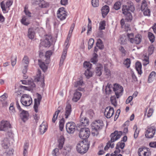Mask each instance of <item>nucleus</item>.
<instances>
[{"label": "nucleus", "mask_w": 156, "mask_h": 156, "mask_svg": "<svg viewBox=\"0 0 156 156\" xmlns=\"http://www.w3.org/2000/svg\"><path fill=\"white\" fill-rule=\"evenodd\" d=\"M135 8L133 3L130 2L128 5H124L122 6V10L123 14L125 15L126 20L127 21H131L133 19V16L131 12H133Z\"/></svg>", "instance_id": "f257e3e1"}, {"label": "nucleus", "mask_w": 156, "mask_h": 156, "mask_svg": "<svg viewBox=\"0 0 156 156\" xmlns=\"http://www.w3.org/2000/svg\"><path fill=\"white\" fill-rule=\"evenodd\" d=\"M90 144L87 140H83L80 141L77 144L76 149L78 152L83 154L86 153L89 147Z\"/></svg>", "instance_id": "f03ea898"}, {"label": "nucleus", "mask_w": 156, "mask_h": 156, "mask_svg": "<svg viewBox=\"0 0 156 156\" xmlns=\"http://www.w3.org/2000/svg\"><path fill=\"white\" fill-rule=\"evenodd\" d=\"M104 126L103 121L100 120H96L91 124L92 134L94 136H97L99 133V131Z\"/></svg>", "instance_id": "7ed1b4c3"}, {"label": "nucleus", "mask_w": 156, "mask_h": 156, "mask_svg": "<svg viewBox=\"0 0 156 156\" xmlns=\"http://www.w3.org/2000/svg\"><path fill=\"white\" fill-rule=\"evenodd\" d=\"M127 36L128 38V41L132 43L139 44L141 42L142 36L140 34L136 35L134 37L133 36V34L132 33H127Z\"/></svg>", "instance_id": "20e7f679"}, {"label": "nucleus", "mask_w": 156, "mask_h": 156, "mask_svg": "<svg viewBox=\"0 0 156 156\" xmlns=\"http://www.w3.org/2000/svg\"><path fill=\"white\" fill-rule=\"evenodd\" d=\"M20 101L23 106H28L32 104V100L31 97L29 95L23 94L21 97Z\"/></svg>", "instance_id": "39448f33"}, {"label": "nucleus", "mask_w": 156, "mask_h": 156, "mask_svg": "<svg viewBox=\"0 0 156 156\" xmlns=\"http://www.w3.org/2000/svg\"><path fill=\"white\" fill-rule=\"evenodd\" d=\"M72 35V34H69L66 40L65 44H66V48L65 49H64L62 55L60 63L59 65L60 66H62L64 62V61L65 59L66 55V53L67 51V48H68V44L69 42V41L70 38L71 37Z\"/></svg>", "instance_id": "423d86ee"}, {"label": "nucleus", "mask_w": 156, "mask_h": 156, "mask_svg": "<svg viewBox=\"0 0 156 156\" xmlns=\"http://www.w3.org/2000/svg\"><path fill=\"white\" fill-rule=\"evenodd\" d=\"M16 105L17 108L20 111H22V112L20 114V117L21 119L23 122L26 121L28 119L29 115L28 112L24 110H22L18 101H16Z\"/></svg>", "instance_id": "0eeeda50"}, {"label": "nucleus", "mask_w": 156, "mask_h": 156, "mask_svg": "<svg viewBox=\"0 0 156 156\" xmlns=\"http://www.w3.org/2000/svg\"><path fill=\"white\" fill-rule=\"evenodd\" d=\"M90 134V130L86 127L81 128L79 133V137L82 139L85 140L87 138Z\"/></svg>", "instance_id": "6e6552de"}, {"label": "nucleus", "mask_w": 156, "mask_h": 156, "mask_svg": "<svg viewBox=\"0 0 156 156\" xmlns=\"http://www.w3.org/2000/svg\"><path fill=\"white\" fill-rule=\"evenodd\" d=\"M113 91L115 92L116 98H118L122 94L123 89L122 87L118 84H115L113 88Z\"/></svg>", "instance_id": "1a4fd4ad"}, {"label": "nucleus", "mask_w": 156, "mask_h": 156, "mask_svg": "<svg viewBox=\"0 0 156 156\" xmlns=\"http://www.w3.org/2000/svg\"><path fill=\"white\" fill-rule=\"evenodd\" d=\"M22 83L24 84H28V86L26 87L23 86H20V87L21 88H23L24 90H31L33 89V88L35 87V85L34 82L31 81H29L27 82L26 80H21Z\"/></svg>", "instance_id": "9d476101"}, {"label": "nucleus", "mask_w": 156, "mask_h": 156, "mask_svg": "<svg viewBox=\"0 0 156 156\" xmlns=\"http://www.w3.org/2000/svg\"><path fill=\"white\" fill-rule=\"evenodd\" d=\"M155 131L156 129L154 126L148 127L146 131L145 136L148 138H153L155 133Z\"/></svg>", "instance_id": "9b49d317"}, {"label": "nucleus", "mask_w": 156, "mask_h": 156, "mask_svg": "<svg viewBox=\"0 0 156 156\" xmlns=\"http://www.w3.org/2000/svg\"><path fill=\"white\" fill-rule=\"evenodd\" d=\"M11 128L9 122L7 121H2L0 124V131H6Z\"/></svg>", "instance_id": "f8f14e48"}, {"label": "nucleus", "mask_w": 156, "mask_h": 156, "mask_svg": "<svg viewBox=\"0 0 156 156\" xmlns=\"http://www.w3.org/2000/svg\"><path fill=\"white\" fill-rule=\"evenodd\" d=\"M76 125L73 122H68L66 124V129L69 133H73L75 131Z\"/></svg>", "instance_id": "ddd939ff"}, {"label": "nucleus", "mask_w": 156, "mask_h": 156, "mask_svg": "<svg viewBox=\"0 0 156 156\" xmlns=\"http://www.w3.org/2000/svg\"><path fill=\"white\" fill-rule=\"evenodd\" d=\"M122 134V131H118L115 130L113 133H112L110 135L111 142H113L120 138Z\"/></svg>", "instance_id": "4468645a"}, {"label": "nucleus", "mask_w": 156, "mask_h": 156, "mask_svg": "<svg viewBox=\"0 0 156 156\" xmlns=\"http://www.w3.org/2000/svg\"><path fill=\"white\" fill-rule=\"evenodd\" d=\"M138 154L139 156H151V153L145 147H141L138 149Z\"/></svg>", "instance_id": "2eb2a0df"}, {"label": "nucleus", "mask_w": 156, "mask_h": 156, "mask_svg": "<svg viewBox=\"0 0 156 156\" xmlns=\"http://www.w3.org/2000/svg\"><path fill=\"white\" fill-rule=\"evenodd\" d=\"M57 14V17L61 20H65L67 16L66 12L64 10V8H59Z\"/></svg>", "instance_id": "dca6fc26"}, {"label": "nucleus", "mask_w": 156, "mask_h": 156, "mask_svg": "<svg viewBox=\"0 0 156 156\" xmlns=\"http://www.w3.org/2000/svg\"><path fill=\"white\" fill-rule=\"evenodd\" d=\"M114 114V109L113 107L108 106L106 107L104 112V115L108 119L111 117Z\"/></svg>", "instance_id": "f3484780"}, {"label": "nucleus", "mask_w": 156, "mask_h": 156, "mask_svg": "<svg viewBox=\"0 0 156 156\" xmlns=\"http://www.w3.org/2000/svg\"><path fill=\"white\" fill-rule=\"evenodd\" d=\"M51 39L52 36L51 35H46L45 39L41 42V44L45 47L50 46Z\"/></svg>", "instance_id": "a211bd4d"}, {"label": "nucleus", "mask_w": 156, "mask_h": 156, "mask_svg": "<svg viewBox=\"0 0 156 156\" xmlns=\"http://www.w3.org/2000/svg\"><path fill=\"white\" fill-rule=\"evenodd\" d=\"M37 99H34V107L35 111L36 112H38V106L40 105V101L42 99L41 95L38 94H37Z\"/></svg>", "instance_id": "6ab92c4d"}, {"label": "nucleus", "mask_w": 156, "mask_h": 156, "mask_svg": "<svg viewBox=\"0 0 156 156\" xmlns=\"http://www.w3.org/2000/svg\"><path fill=\"white\" fill-rule=\"evenodd\" d=\"M80 121L81 126H86L89 124V121L86 117H83L82 116V113H81L80 115Z\"/></svg>", "instance_id": "aec40b11"}, {"label": "nucleus", "mask_w": 156, "mask_h": 156, "mask_svg": "<svg viewBox=\"0 0 156 156\" xmlns=\"http://www.w3.org/2000/svg\"><path fill=\"white\" fill-rule=\"evenodd\" d=\"M84 84L83 81L82 80H80L79 81H78L75 82L74 83V87H77L78 88L76 90L80 91H83V89L81 87Z\"/></svg>", "instance_id": "412c9836"}, {"label": "nucleus", "mask_w": 156, "mask_h": 156, "mask_svg": "<svg viewBox=\"0 0 156 156\" xmlns=\"http://www.w3.org/2000/svg\"><path fill=\"white\" fill-rule=\"evenodd\" d=\"M36 4H38L39 6L42 8H46L48 6V4L44 0H36L35 1Z\"/></svg>", "instance_id": "4be33fe9"}, {"label": "nucleus", "mask_w": 156, "mask_h": 156, "mask_svg": "<svg viewBox=\"0 0 156 156\" xmlns=\"http://www.w3.org/2000/svg\"><path fill=\"white\" fill-rule=\"evenodd\" d=\"M103 66L101 64L98 63L97 64L96 68V74L98 76H100L102 74V69Z\"/></svg>", "instance_id": "5701e85b"}, {"label": "nucleus", "mask_w": 156, "mask_h": 156, "mask_svg": "<svg viewBox=\"0 0 156 156\" xmlns=\"http://www.w3.org/2000/svg\"><path fill=\"white\" fill-rule=\"evenodd\" d=\"M78 90H76L72 98V100L75 102H77L80 99L81 96V93L78 91Z\"/></svg>", "instance_id": "b1692460"}, {"label": "nucleus", "mask_w": 156, "mask_h": 156, "mask_svg": "<svg viewBox=\"0 0 156 156\" xmlns=\"http://www.w3.org/2000/svg\"><path fill=\"white\" fill-rule=\"evenodd\" d=\"M35 29L32 28L29 29L28 33V37L30 39H33L35 35Z\"/></svg>", "instance_id": "393cba45"}, {"label": "nucleus", "mask_w": 156, "mask_h": 156, "mask_svg": "<svg viewBox=\"0 0 156 156\" xmlns=\"http://www.w3.org/2000/svg\"><path fill=\"white\" fill-rule=\"evenodd\" d=\"M109 11V6L105 5L103 6L101 9V12L102 16L105 17L108 14Z\"/></svg>", "instance_id": "a878e982"}, {"label": "nucleus", "mask_w": 156, "mask_h": 156, "mask_svg": "<svg viewBox=\"0 0 156 156\" xmlns=\"http://www.w3.org/2000/svg\"><path fill=\"white\" fill-rule=\"evenodd\" d=\"M120 23L122 27L124 28L126 31H128L129 30H130V27L129 25L128 24L125 23V20L123 19H122L120 21Z\"/></svg>", "instance_id": "bb28decb"}, {"label": "nucleus", "mask_w": 156, "mask_h": 156, "mask_svg": "<svg viewBox=\"0 0 156 156\" xmlns=\"http://www.w3.org/2000/svg\"><path fill=\"white\" fill-rule=\"evenodd\" d=\"M71 112V107L70 105H68L66 108V112L65 114V118L67 119L70 115Z\"/></svg>", "instance_id": "cd10ccee"}, {"label": "nucleus", "mask_w": 156, "mask_h": 156, "mask_svg": "<svg viewBox=\"0 0 156 156\" xmlns=\"http://www.w3.org/2000/svg\"><path fill=\"white\" fill-rule=\"evenodd\" d=\"M9 142L8 138H5L2 142V145L4 149H7L9 148Z\"/></svg>", "instance_id": "c85d7f7f"}, {"label": "nucleus", "mask_w": 156, "mask_h": 156, "mask_svg": "<svg viewBox=\"0 0 156 156\" xmlns=\"http://www.w3.org/2000/svg\"><path fill=\"white\" fill-rule=\"evenodd\" d=\"M38 64L40 67L43 72H45L47 69L48 66L45 65L44 62H42L40 60H38Z\"/></svg>", "instance_id": "c756f323"}, {"label": "nucleus", "mask_w": 156, "mask_h": 156, "mask_svg": "<svg viewBox=\"0 0 156 156\" xmlns=\"http://www.w3.org/2000/svg\"><path fill=\"white\" fill-rule=\"evenodd\" d=\"M52 54V52L51 51H46L45 55L46 58V63L48 64L50 62V58Z\"/></svg>", "instance_id": "7c9ffc66"}, {"label": "nucleus", "mask_w": 156, "mask_h": 156, "mask_svg": "<svg viewBox=\"0 0 156 156\" xmlns=\"http://www.w3.org/2000/svg\"><path fill=\"white\" fill-rule=\"evenodd\" d=\"M141 67L142 65L141 63L139 62H136V68L138 73L140 75L142 73Z\"/></svg>", "instance_id": "2f4dec72"}, {"label": "nucleus", "mask_w": 156, "mask_h": 156, "mask_svg": "<svg viewBox=\"0 0 156 156\" xmlns=\"http://www.w3.org/2000/svg\"><path fill=\"white\" fill-rule=\"evenodd\" d=\"M113 88L112 85L108 83L107 85L106 86L105 90L106 94H111L112 92V89H113Z\"/></svg>", "instance_id": "473e14b6"}, {"label": "nucleus", "mask_w": 156, "mask_h": 156, "mask_svg": "<svg viewBox=\"0 0 156 156\" xmlns=\"http://www.w3.org/2000/svg\"><path fill=\"white\" fill-rule=\"evenodd\" d=\"M36 78L38 81L44 82V77L41 75V70H38L37 74V75Z\"/></svg>", "instance_id": "72a5a7b5"}, {"label": "nucleus", "mask_w": 156, "mask_h": 156, "mask_svg": "<svg viewBox=\"0 0 156 156\" xmlns=\"http://www.w3.org/2000/svg\"><path fill=\"white\" fill-rule=\"evenodd\" d=\"M64 139L62 137H60L58 140V147L60 149H61L63 147V145L64 142Z\"/></svg>", "instance_id": "f704fd0d"}, {"label": "nucleus", "mask_w": 156, "mask_h": 156, "mask_svg": "<svg viewBox=\"0 0 156 156\" xmlns=\"http://www.w3.org/2000/svg\"><path fill=\"white\" fill-rule=\"evenodd\" d=\"M39 130L41 133L43 134L47 130V127L44 124H42L40 126Z\"/></svg>", "instance_id": "c9c22d12"}, {"label": "nucleus", "mask_w": 156, "mask_h": 156, "mask_svg": "<svg viewBox=\"0 0 156 156\" xmlns=\"http://www.w3.org/2000/svg\"><path fill=\"white\" fill-rule=\"evenodd\" d=\"M6 149L5 151L3 153L4 156H10V155L12 154L13 151L12 149H10L8 148Z\"/></svg>", "instance_id": "e433bc0d"}, {"label": "nucleus", "mask_w": 156, "mask_h": 156, "mask_svg": "<svg viewBox=\"0 0 156 156\" xmlns=\"http://www.w3.org/2000/svg\"><path fill=\"white\" fill-rule=\"evenodd\" d=\"M96 46L100 49H102L104 48V46L103 44V42L100 39H98L97 40L96 43Z\"/></svg>", "instance_id": "4c0bfd02"}, {"label": "nucleus", "mask_w": 156, "mask_h": 156, "mask_svg": "<svg viewBox=\"0 0 156 156\" xmlns=\"http://www.w3.org/2000/svg\"><path fill=\"white\" fill-rule=\"evenodd\" d=\"M110 101L112 104L115 107L117 105V101L115 96H112L110 97Z\"/></svg>", "instance_id": "58836bf2"}, {"label": "nucleus", "mask_w": 156, "mask_h": 156, "mask_svg": "<svg viewBox=\"0 0 156 156\" xmlns=\"http://www.w3.org/2000/svg\"><path fill=\"white\" fill-rule=\"evenodd\" d=\"M60 112V110H57L55 111V114H54L53 117L52 119V122L53 123H55L57 120L58 115Z\"/></svg>", "instance_id": "ea45409f"}, {"label": "nucleus", "mask_w": 156, "mask_h": 156, "mask_svg": "<svg viewBox=\"0 0 156 156\" xmlns=\"http://www.w3.org/2000/svg\"><path fill=\"white\" fill-rule=\"evenodd\" d=\"M93 57L91 59V62L94 64H95L98 61L97 57L98 55L95 53H94L93 55Z\"/></svg>", "instance_id": "a19ab883"}, {"label": "nucleus", "mask_w": 156, "mask_h": 156, "mask_svg": "<svg viewBox=\"0 0 156 156\" xmlns=\"http://www.w3.org/2000/svg\"><path fill=\"white\" fill-rule=\"evenodd\" d=\"M141 8L142 11L148 9L146 1L143 0L142 1Z\"/></svg>", "instance_id": "79ce46f5"}, {"label": "nucleus", "mask_w": 156, "mask_h": 156, "mask_svg": "<svg viewBox=\"0 0 156 156\" xmlns=\"http://www.w3.org/2000/svg\"><path fill=\"white\" fill-rule=\"evenodd\" d=\"M29 63V58L27 56H25L24 57L22 60V65L24 66V65H28Z\"/></svg>", "instance_id": "37998d69"}, {"label": "nucleus", "mask_w": 156, "mask_h": 156, "mask_svg": "<svg viewBox=\"0 0 156 156\" xmlns=\"http://www.w3.org/2000/svg\"><path fill=\"white\" fill-rule=\"evenodd\" d=\"M149 57L147 56H145L143 60V64L144 66H146L149 63Z\"/></svg>", "instance_id": "c03bdc74"}, {"label": "nucleus", "mask_w": 156, "mask_h": 156, "mask_svg": "<svg viewBox=\"0 0 156 156\" xmlns=\"http://www.w3.org/2000/svg\"><path fill=\"white\" fill-rule=\"evenodd\" d=\"M148 37L150 41L152 43L154 41L155 37L154 35L152 33L149 32L148 33Z\"/></svg>", "instance_id": "a18cd8bd"}, {"label": "nucleus", "mask_w": 156, "mask_h": 156, "mask_svg": "<svg viewBox=\"0 0 156 156\" xmlns=\"http://www.w3.org/2000/svg\"><path fill=\"white\" fill-rule=\"evenodd\" d=\"M99 25V30H104L105 28V20L101 21Z\"/></svg>", "instance_id": "49530a36"}, {"label": "nucleus", "mask_w": 156, "mask_h": 156, "mask_svg": "<svg viewBox=\"0 0 156 156\" xmlns=\"http://www.w3.org/2000/svg\"><path fill=\"white\" fill-rule=\"evenodd\" d=\"M130 60L129 58H127L124 61L123 64L125 66L128 68L130 66Z\"/></svg>", "instance_id": "de8ad7c7"}, {"label": "nucleus", "mask_w": 156, "mask_h": 156, "mask_svg": "<svg viewBox=\"0 0 156 156\" xmlns=\"http://www.w3.org/2000/svg\"><path fill=\"white\" fill-rule=\"evenodd\" d=\"M125 146V144L124 142H119L116 145V149H118L119 147L121 149H123Z\"/></svg>", "instance_id": "09e8293b"}, {"label": "nucleus", "mask_w": 156, "mask_h": 156, "mask_svg": "<svg viewBox=\"0 0 156 156\" xmlns=\"http://www.w3.org/2000/svg\"><path fill=\"white\" fill-rule=\"evenodd\" d=\"M84 74L87 77L92 76V72L89 69H87L85 71Z\"/></svg>", "instance_id": "8fccbe9b"}, {"label": "nucleus", "mask_w": 156, "mask_h": 156, "mask_svg": "<svg viewBox=\"0 0 156 156\" xmlns=\"http://www.w3.org/2000/svg\"><path fill=\"white\" fill-rule=\"evenodd\" d=\"M94 42V39L92 38H90L89 39L88 43V49H90L92 48Z\"/></svg>", "instance_id": "3c124183"}, {"label": "nucleus", "mask_w": 156, "mask_h": 156, "mask_svg": "<svg viewBox=\"0 0 156 156\" xmlns=\"http://www.w3.org/2000/svg\"><path fill=\"white\" fill-rule=\"evenodd\" d=\"M121 5V3L119 2H117L115 3L114 5V8L116 10H117L120 9Z\"/></svg>", "instance_id": "603ef678"}, {"label": "nucleus", "mask_w": 156, "mask_h": 156, "mask_svg": "<svg viewBox=\"0 0 156 156\" xmlns=\"http://www.w3.org/2000/svg\"><path fill=\"white\" fill-rule=\"evenodd\" d=\"M17 57L16 56H12L11 58V64L12 66H14L16 64Z\"/></svg>", "instance_id": "864d4df0"}, {"label": "nucleus", "mask_w": 156, "mask_h": 156, "mask_svg": "<svg viewBox=\"0 0 156 156\" xmlns=\"http://www.w3.org/2000/svg\"><path fill=\"white\" fill-rule=\"evenodd\" d=\"M120 41L122 44H126L127 41L126 37L125 36H122L120 37Z\"/></svg>", "instance_id": "5fc2aeb1"}, {"label": "nucleus", "mask_w": 156, "mask_h": 156, "mask_svg": "<svg viewBox=\"0 0 156 156\" xmlns=\"http://www.w3.org/2000/svg\"><path fill=\"white\" fill-rule=\"evenodd\" d=\"M104 70L105 75L108 76H110L111 75L110 71V70L107 68V65L106 64L104 66Z\"/></svg>", "instance_id": "6e6d98bb"}, {"label": "nucleus", "mask_w": 156, "mask_h": 156, "mask_svg": "<svg viewBox=\"0 0 156 156\" xmlns=\"http://www.w3.org/2000/svg\"><path fill=\"white\" fill-rule=\"evenodd\" d=\"M13 105V103H11L9 107V112L11 114L14 113L15 112V109Z\"/></svg>", "instance_id": "4d7b16f0"}, {"label": "nucleus", "mask_w": 156, "mask_h": 156, "mask_svg": "<svg viewBox=\"0 0 156 156\" xmlns=\"http://www.w3.org/2000/svg\"><path fill=\"white\" fill-rule=\"evenodd\" d=\"M92 64L89 62H84L83 63V66L87 69H90L91 67Z\"/></svg>", "instance_id": "13d9d810"}, {"label": "nucleus", "mask_w": 156, "mask_h": 156, "mask_svg": "<svg viewBox=\"0 0 156 156\" xmlns=\"http://www.w3.org/2000/svg\"><path fill=\"white\" fill-rule=\"evenodd\" d=\"M92 5L94 7H98L99 5L98 0H92Z\"/></svg>", "instance_id": "bf43d9fd"}, {"label": "nucleus", "mask_w": 156, "mask_h": 156, "mask_svg": "<svg viewBox=\"0 0 156 156\" xmlns=\"http://www.w3.org/2000/svg\"><path fill=\"white\" fill-rule=\"evenodd\" d=\"M153 112L154 110L152 108H149L147 112V117H151L153 113Z\"/></svg>", "instance_id": "052dcab7"}, {"label": "nucleus", "mask_w": 156, "mask_h": 156, "mask_svg": "<svg viewBox=\"0 0 156 156\" xmlns=\"http://www.w3.org/2000/svg\"><path fill=\"white\" fill-rule=\"evenodd\" d=\"M154 49V47L152 45H151L149 47L148 51L149 55H151L153 53Z\"/></svg>", "instance_id": "680f3d73"}, {"label": "nucleus", "mask_w": 156, "mask_h": 156, "mask_svg": "<svg viewBox=\"0 0 156 156\" xmlns=\"http://www.w3.org/2000/svg\"><path fill=\"white\" fill-rule=\"evenodd\" d=\"M1 7L2 9V10L4 12H7L8 11V10H7L6 9V8L5 7V5L4 4L3 2H2L1 3Z\"/></svg>", "instance_id": "e2e57ef3"}, {"label": "nucleus", "mask_w": 156, "mask_h": 156, "mask_svg": "<svg viewBox=\"0 0 156 156\" xmlns=\"http://www.w3.org/2000/svg\"><path fill=\"white\" fill-rule=\"evenodd\" d=\"M8 97V95L7 94L5 93L4 94L0 97V101H5Z\"/></svg>", "instance_id": "0e129e2a"}, {"label": "nucleus", "mask_w": 156, "mask_h": 156, "mask_svg": "<svg viewBox=\"0 0 156 156\" xmlns=\"http://www.w3.org/2000/svg\"><path fill=\"white\" fill-rule=\"evenodd\" d=\"M58 149L55 148L54 149L52 152V154L53 156H57L58 154Z\"/></svg>", "instance_id": "69168bd1"}, {"label": "nucleus", "mask_w": 156, "mask_h": 156, "mask_svg": "<svg viewBox=\"0 0 156 156\" xmlns=\"http://www.w3.org/2000/svg\"><path fill=\"white\" fill-rule=\"evenodd\" d=\"M143 11L144 14V16H149L150 15V9H148L142 11Z\"/></svg>", "instance_id": "338daca9"}, {"label": "nucleus", "mask_w": 156, "mask_h": 156, "mask_svg": "<svg viewBox=\"0 0 156 156\" xmlns=\"http://www.w3.org/2000/svg\"><path fill=\"white\" fill-rule=\"evenodd\" d=\"M26 19L25 17H23L21 20L22 23L25 25H27L29 24V23L26 22Z\"/></svg>", "instance_id": "774afa93"}]
</instances>
